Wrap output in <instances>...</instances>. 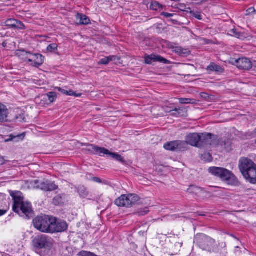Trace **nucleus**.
Here are the masks:
<instances>
[{"label": "nucleus", "instance_id": "obj_39", "mask_svg": "<svg viewBox=\"0 0 256 256\" xmlns=\"http://www.w3.org/2000/svg\"><path fill=\"white\" fill-rule=\"evenodd\" d=\"M68 96L80 97L82 96V94H77L76 92L72 90H70L68 92Z\"/></svg>", "mask_w": 256, "mask_h": 256}, {"label": "nucleus", "instance_id": "obj_44", "mask_svg": "<svg viewBox=\"0 0 256 256\" xmlns=\"http://www.w3.org/2000/svg\"><path fill=\"white\" fill-rule=\"evenodd\" d=\"M172 111L173 112L171 114L172 116L179 117L178 114L177 112H174L173 110Z\"/></svg>", "mask_w": 256, "mask_h": 256}, {"label": "nucleus", "instance_id": "obj_24", "mask_svg": "<svg viewBox=\"0 0 256 256\" xmlns=\"http://www.w3.org/2000/svg\"><path fill=\"white\" fill-rule=\"evenodd\" d=\"M44 100H48L50 103L53 102L56 98L57 95L55 92H50L46 95L42 96Z\"/></svg>", "mask_w": 256, "mask_h": 256}, {"label": "nucleus", "instance_id": "obj_27", "mask_svg": "<svg viewBox=\"0 0 256 256\" xmlns=\"http://www.w3.org/2000/svg\"><path fill=\"white\" fill-rule=\"evenodd\" d=\"M230 35L238 38L244 39L246 38L244 33L238 32L235 28L230 30Z\"/></svg>", "mask_w": 256, "mask_h": 256}, {"label": "nucleus", "instance_id": "obj_30", "mask_svg": "<svg viewBox=\"0 0 256 256\" xmlns=\"http://www.w3.org/2000/svg\"><path fill=\"white\" fill-rule=\"evenodd\" d=\"M179 102L181 104H194L196 102V100L192 98H180Z\"/></svg>", "mask_w": 256, "mask_h": 256}, {"label": "nucleus", "instance_id": "obj_7", "mask_svg": "<svg viewBox=\"0 0 256 256\" xmlns=\"http://www.w3.org/2000/svg\"><path fill=\"white\" fill-rule=\"evenodd\" d=\"M139 200V197L135 194L122 195L115 200V204L119 207L130 208L132 206Z\"/></svg>", "mask_w": 256, "mask_h": 256}, {"label": "nucleus", "instance_id": "obj_11", "mask_svg": "<svg viewBox=\"0 0 256 256\" xmlns=\"http://www.w3.org/2000/svg\"><path fill=\"white\" fill-rule=\"evenodd\" d=\"M50 234L62 232L66 231L68 228L66 222L62 220H58L56 217L52 218Z\"/></svg>", "mask_w": 256, "mask_h": 256}, {"label": "nucleus", "instance_id": "obj_35", "mask_svg": "<svg viewBox=\"0 0 256 256\" xmlns=\"http://www.w3.org/2000/svg\"><path fill=\"white\" fill-rule=\"evenodd\" d=\"M176 8L182 12H188V10H190V8H187L186 6L184 4H176Z\"/></svg>", "mask_w": 256, "mask_h": 256}, {"label": "nucleus", "instance_id": "obj_36", "mask_svg": "<svg viewBox=\"0 0 256 256\" xmlns=\"http://www.w3.org/2000/svg\"><path fill=\"white\" fill-rule=\"evenodd\" d=\"M61 202H62V197L58 195L54 197L53 199V204L56 206L59 205Z\"/></svg>", "mask_w": 256, "mask_h": 256}, {"label": "nucleus", "instance_id": "obj_37", "mask_svg": "<svg viewBox=\"0 0 256 256\" xmlns=\"http://www.w3.org/2000/svg\"><path fill=\"white\" fill-rule=\"evenodd\" d=\"M78 256H96V254L94 253H92V252H90L82 250L78 253Z\"/></svg>", "mask_w": 256, "mask_h": 256}, {"label": "nucleus", "instance_id": "obj_4", "mask_svg": "<svg viewBox=\"0 0 256 256\" xmlns=\"http://www.w3.org/2000/svg\"><path fill=\"white\" fill-rule=\"evenodd\" d=\"M209 172L212 175L220 178L222 180L230 182L232 184L236 182V178L232 172L223 168L210 167L208 169Z\"/></svg>", "mask_w": 256, "mask_h": 256}, {"label": "nucleus", "instance_id": "obj_23", "mask_svg": "<svg viewBox=\"0 0 256 256\" xmlns=\"http://www.w3.org/2000/svg\"><path fill=\"white\" fill-rule=\"evenodd\" d=\"M76 18L79 20L80 24H81L86 25L90 23V19L86 15L78 14Z\"/></svg>", "mask_w": 256, "mask_h": 256}, {"label": "nucleus", "instance_id": "obj_49", "mask_svg": "<svg viewBox=\"0 0 256 256\" xmlns=\"http://www.w3.org/2000/svg\"><path fill=\"white\" fill-rule=\"evenodd\" d=\"M207 155L209 157L210 160H211L212 159V157L211 155L210 154H208Z\"/></svg>", "mask_w": 256, "mask_h": 256}, {"label": "nucleus", "instance_id": "obj_48", "mask_svg": "<svg viewBox=\"0 0 256 256\" xmlns=\"http://www.w3.org/2000/svg\"><path fill=\"white\" fill-rule=\"evenodd\" d=\"M170 21H171L173 24H176L178 23V21L175 20H170Z\"/></svg>", "mask_w": 256, "mask_h": 256}, {"label": "nucleus", "instance_id": "obj_28", "mask_svg": "<svg viewBox=\"0 0 256 256\" xmlns=\"http://www.w3.org/2000/svg\"><path fill=\"white\" fill-rule=\"evenodd\" d=\"M116 59V56H110L108 57H105L101 59L99 62L100 64H107L110 61H114Z\"/></svg>", "mask_w": 256, "mask_h": 256}, {"label": "nucleus", "instance_id": "obj_16", "mask_svg": "<svg viewBox=\"0 0 256 256\" xmlns=\"http://www.w3.org/2000/svg\"><path fill=\"white\" fill-rule=\"evenodd\" d=\"M234 64L239 69L246 70H250L252 66V62L246 58H240L236 60Z\"/></svg>", "mask_w": 256, "mask_h": 256}, {"label": "nucleus", "instance_id": "obj_18", "mask_svg": "<svg viewBox=\"0 0 256 256\" xmlns=\"http://www.w3.org/2000/svg\"><path fill=\"white\" fill-rule=\"evenodd\" d=\"M244 178L253 184H256V164L252 166L248 172H244L242 174Z\"/></svg>", "mask_w": 256, "mask_h": 256}, {"label": "nucleus", "instance_id": "obj_42", "mask_svg": "<svg viewBox=\"0 0 256 256\" xmlns=\"http://www.w3.org/2000/svg\"><path fill=\"white\" fill-rule=\"evenodd\" d=\"M56 89H58V91L61 92L62 94L68 96V91L66 90H62V88H57Z\"/></svg>", "mask_w": 256, "mask_h": 256}, {"label": "nucleus", "instance_id": "obj_22", "mask_svg": "<svg viewBox=\"0 0 256 256\" xmlns=\"http://www.w3.org/2000/svg\"><path fill=\"white\" fill-rule=\"evenodd\" d=\"M187 192L190 194H195L198 196H199L200 194L206 192L204 188L194 185L190 186L188 188Z\"/></svg>", "mask_w": 256, "mask_h": 256}, {"label": "nucleus", "instance_id": "obj_25", "mask_svg": "<svg viewBox=\"0 0 256 256\" xmlns=\"http://www.w3.org/2000/svg\"><path fill=\"white\" fill-rule=\"evenodd\" d=\"M163 6L157 1H152L150 6L151 10L155 11H160L162 10Z\"/></svg>", "mask_w": 256, "mask_h": 256}, {"label": "nucleus", "instance_id": "obj_3", "mask_svg": "<svg viewBox=\"0 0 256 256\" xmlns=\"http://www.w3.org/2000/svg\"><path fill=\"white\" fill-rule=\"evenodd\" d=\"M52 216L42 215L38 216L33 220L34 228L44 233H50L51 228Z\"/></svg>", "mask_w": 256, "mask_h": 256}, {"label": "nucleus", "instance_id": "obj_15", "mask_svg": "<svg viewBox=\"0 0 256 256\" xmlns=\"http://www.w3.org/2000/svg\"><path fill=\"white\" fill-rule=\"evenodd\" d=\"M201 134L191 133L188 134L186 138V147L188 144H190L193 146L199 148V143L200 140Z\"/></svg>", "mask_w": 256, "mask_h": 256}, {"label": "nucleus", "instance_id": "obj_12", "mask_svg": "<svg viewBox=\"0 0 256 256\" xmlns=\"http://www.w3.org/2000/svg\"><path fill=\"white\" fill-rule=\"evenodd\" d=\"M164 148L168 150L184 151L186 150V143L180 140L172 141L166 143Z\"/></svg>", "mask_w": 256, "mask_h": 256}, {"label": "nucleus", "instance_id": "obj_6", "mask_svg": "<svg viewBox=\"0 0 256 256\" xmlns=\"http://www.w3.org/2000/svg\"><path fill=\"white\" fill-rule=\"evenodd\" d=\"M32 246L36 250L50 249L53 244V240L45 234H40L32 238Z\"/></svg>", "mask_w": 256, "mask_h": 256}, {"label": "nucleus", "instance_id": "obj_43", "mask_svg": "<svg viewBox=\"0 0 256 256\" xmlns=\"http://www.w3.org/2000/svg\"><path fill=\"white\" fill-rule=\"evenodd\" d=\"M254 11H255V10H254V8L252 7V8H249L247 10L246 12H247L248 14H249L254 13Z\"/></svg>", "mask_w": 256, "mask_h": 256}, {"label": "nucleus", "instance_id": "obj_20", "mask_svg": "<svg viewBox=\"0 0 256 256\" xmlns=\"http://www.w3.org/2000/svg\"><path fill=\"white\" fill-rule=\"evenodd\" d=\"M171 48L173 50V52L182 56L186 57L190 54V52L188 49L184 48L181 46H172Z\"/></svg>", "mask_w": 256, "mask_h": 256}, {"label": "nucleus", "instance_id": "obj_19", "mask_svg": "<svg viewBox=\"0 0 256 256\" xmlns=\"http://www.w3.org/2000/svg\"><path fill=\"white\" fill-rule=\"evenodd\" d=\"M206 70L208 74L215 72L217 74H220L224 72V69L223 67L214 62H211L210 65L206 67Z\"/></svg>", "mask_w": 256, "mask_h": 256}, {"label": "nucleus", "instance_id": "obj_9", "mask_svg": "<svg viewBox=\"0 0 256 256\" xmlns=\"http://www.w3.org/2000/svg\"><path fill=\"white\" fill-rule=\"evenodd\" d=\"M19 53H22V55L26 56V58H28V62H32L30 65L33 66L38 68L44 62V57L42 54H32L24 50H20L16 54H18Z\"/></svg>", "mask_w": 256, "mask_h": 256}, {"label": "nucleus", "instance_id": "obj_32", "mask_svg": "<svg viewBox=\"0 0 256 256\" xmlns=\"http://www.w3.org/2000/svg\"><path fill=\"white\" fill-rule=\"evenodd\" d=\"M148 212V207H144L138 210L136 213L138 216H144L147 214Z\"/></svg>", "mask_w": 256, "mask_h": 256}, {"label": "nucleus", "instance_id": "obj_21", "mask_svg": "<svg viewBox=\"0 0 256 256\" xmlns=\"http://www.w3.org/2000/svg\"><path fill=\"white\" fill-rule=\"evenodd\" d=\"M8 110L6 106L0 103V122H7Z\"/></svg>", "mask_w": 256, "mask_h": 256}, {"label": "nucleus", "instance_id": "obj_52", "mask_svg": "<svg viewBox=\"0 0 256 256\" xmlns=\"http://www.w3.org/2000/svg\"><path fill=\"white\" fill-rule=\"evenodd\" d=\"M255 144H256V141H255Z\"/></svg>", "mask_w": 256, "mask_h": 256}, {"label": "nucleus", "instance_id": "obj_17", "mask_svg": "<svg viewBox=\"0 0 256 256\" xmlns=\"http://www.w3.org/2000/svg\"><path fill=\"white\" fill-rule=\"evenodd\" d=\"M37 187L46 192L54 190L58 188V186H56L54 182L48 180L42 182Z\"/></svg>", "mask_w": 256, "mask_h": 256}, {"label": "nucleus", "instance_id": "obj_1", "mask_svg": "<svg viewBox=\"0 0 256 256\" xmlns=\"http://www.w3.org/2000/svg\"><path fill=\"white\" fill-rule=\"evenodd\" d=\"M22 194L20 192L10 194L14 200L12 210L20 216L29 218L32 214V205L29 202L24 200Z\"/></svg>", "mask_w": 256, "mask_h": 256}, {"label": "nucleus", "instance_id": "obj_46", "mask_svg": "<svg viewBox=\"0 0 256 256\" xmlns=\"http://www.w3.org/2000/svg\"><path fill=\"white\" fill-rule=\"evenodd\" d=\"M94 182H102L100 178H97V177L94 178Z\"/></svg>", "mask_w": 256, "mask_h": 256}, {"label": "nucleus", "instance_id": "obj_10", "mask_svg": "<svg viewBox=\"0 0 256 256\" xmlns=\"http://www.w3.org/2000/svg\"><path fill=\"white\" fill-rule=\"evenodd\" d=\"M200 247L204 250L211 251L215 244V240L204 234H200L197 238Z\"/></svg>", "mask_w": 256, "mask_h": 256}, {"label": "nucleus", "instance_id": "obj_2", "mask_svg": "<svg viewBox=\"0 0 256 256\" xmlns=\"http://www.w3.org/2000/svg\"><path fill=\"white\" fill-rule=\"evenodd\" d=\"M218 145L226 149V142L210 133L201 134L199 148H208L210 146H216Z\"/></svg>", "mask_w": 256, "mask_h": 256}, {"label": "nucleus", "instance_id": "obj_50", "mask_svg": "<svg viewBox=\"0 0 256 256\" xmlns=\"http://www.w3.org/2000/svg\"><path fill=\"white\" fill-rule=\"evenodd\" d=\"M178 246H182V244H180V243H178Z\"/></svg>", "mask_w": 256, "mask_h": 256}, {"label": "nucleus", "instance_id": "obj_33", "mask_svg": "<svg viewBox=\"0 0 256 256\" xmlns=\"http://www.w3.org/2000/svg\"><path fill=\"white\" fill-rule=\"evenodd\" d=\"M58 46L56 44H52L48 45L46 48V50L50 52H54L58 50Z\"/></svg>", "mask_w": 256, "mask_h": 256}, {"label": "nucleus", "instance_id": "obj_26", "mask_svg": "<svg viewBox=\"0 0 256 256\" xmlns=\"http://www.w3.org/2000/svg\"><path fill=\"white\" fill-rule=\"evenodd\" d=\"M25 136V134L22 133L20 134H11L8 136V138L5 140V142H8L12 140H14L15 139H18V140H23L24 137Z\"/></svg>", "mask_w": 256, "mask_h": 256}, {"label": "nucleus", "instance_id": "obj_51", "mask_svg": "<svg viewBox=\"0 0 256 256\" xmlns=\"http://www.w3.org/2000/svg\"><path fill=\"white\" fill-rule=\"evenodd\" d=\"M44 37H45V38H48V36H43Z\"/></svg>", "mask_w": 256, "mask_h": 256}, {"label": "nucleus", "instance_id": "obj_14", "mask_svg": "<svg viewBox=\"0 0 256 256\" xmlns=\"http://www.w3.org/2000/svg\"><path fill=\"white\" fill-rule=\"evenodd\" d=\"M255 164L251 160L246 158H242L239 160L238 167L243 174L244 172H248L252 166H255Z\"/></svg>", "mask_w": 256, "mask_h": 256}, {"label": "nucleus", "instance_id": "obj_45", "mask_svg": "<svg viewBox=\"0 0 256 256\" xmlns=\"http://www.w3.org/2000/svg\"><path fill=\"white\" fill-rule=\"evenodd\" d=\"M6 210H0V216L4 215L6 212Z\"/></svg>", "mask_w": 256, "mask_h": 256}, {"label": "nucleus", "instance_id": "obj_34", "mask_svg": "<svg viewBox=\"0 0 256 256\" xmlns=\"http://www.w3.org/2000/svg\"><path fill=\"white\" fill-rule=\"evenodd\" d=\"M14 28L23 30H25L26 28V27L22 22L16 20V26H14Z\"/></svg>", "mask_w": 256, "mask_h": 256}, {"label": "nucleus", "instance_id": "obj_8", "mask_svg": "<svg viewBox=\"0 0 256 256\" xmlns=\"http://www.w3.org/2000/svg\"><path fill=\"white\" fill-rule=\"evenodd\" d=\"M88 146L90 147L89 150H92L100 156L106 154L122 163L124 162V158L118 153L110 152L104 148L98 147L94 144H90Z\"/></svg>", "mask_w": 256, "mask_h": 256}, {"label": "nucleus", "instance_id": "obj_13", "mask_svg": "<svg viewBox=\"0 0 256 256\" xmlns=\"http://www.w3.org/2000/svg\"><path fill=\"white\" fill-rule=\"evenodd\" d=\"M158 62L164 64H170V62L159 55L152 54H146L144 56V62L148 64H151L153 62Z\"/></svg>", "mask_w": 256, "mask_h": 256}, {"label": "nucleus", "instance_id": "obj_29", "mask_svg": "<svg viewBox=\"0 0 256 256\" xmlns=\"http://www.w3.org/2000/svg\"><path fill=\"white\" fill-rule=\"evenodd\" d=\"M16 20L14 18L7 20L4 22L6 26L8 28H14V26H16Z\"/></svg>", "mask_w": 256, "mask_h": 256}, {"label": "nucleus", "instance_id": "obj_31", "mask_svg": "<svg viewBox=\"0 0 256 256\" xmlns=\"http://www.w3.org/2000/svg\"><path fill=\"white\" fill-rule=\"evenodd\" d=\"M174 112H177L179 116H187V111L186 108H175Z\"/></svg>", "mask_w": 256, "mask_h": 256}, {"label": "nucleus", "instance_id": "obj_40", "mask_svg": "<svg viewBox=\"0 0 256 256\" xmlns=\"http://www.w3.org/2000/svg\"><path fill=\"white\" fill-rule=\"evenodd\" d=\"M161 15L164 16L165 18H170L173 16L175 14H170L166 12H162L161 13Z\"/></svg>", "mask_w": 256, "mask_h": 256}, {"label": "nucleus", "instance_id": "obj_41", "mask_svg": "<svg viewBox=\"0 0 256 256\" xmlns=\"http://www.w3.org/2000/svg\"><path fill=\"white\" fill-rule=\"evenodd\" d=\"M200 96L201 98L204 100H208L210 98V96L206 92H201L200 94Z\"/></svg>", "mask_w": 256, "mask_h": 256}, {"label": "nucleus", "instance_id": "obj_38", "mask_svg": "<svg viewBox=\"0 0 256 256\" xmlns=\"http://www.w3.org/2000/svg\"><path fill=\"white\" fill-rule=\"evenodd\" d=\"M190 13L193 16H194L198 20H201L202 18V16L201 15V14L200 12H194L192 11H190Z\"/></svg>", "mask_w": 256, "mask_h": 256}, {"label": "nucleus", "instance_id": "obj_5", "mask_svg": "<svg viewBox=\"0 0 256 256\" xmlns=\"http://www.w3.org/2000/svg\"><path fill=\"white\" fill-rule=\"evenodd\" d=\"M209 172L212 175L220 178L222 180L230 182L232 184L236 182V178L232 172L223 168L210 167L208 169Z\"/></svg>", "mask_w": 256, "mask_h": 256}, {"label": "nucleus", "instance_id": "obj_47", "mask_svg": "<svg viewBox=\"0 0 256 256\" xmlns=\"http://www.w3.org/2000/svg\"><path fill=\"white\" fill-rule=\"evenodd\" d=\"M4 163V157L0 156V165H2Z\"/></svg>", "mask_w": 256, "mask_h": 256}]
</instances>
